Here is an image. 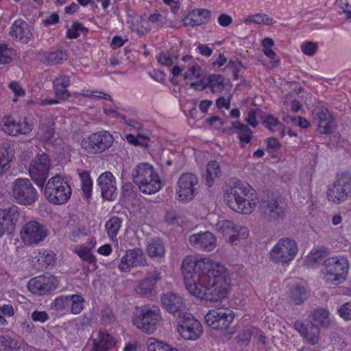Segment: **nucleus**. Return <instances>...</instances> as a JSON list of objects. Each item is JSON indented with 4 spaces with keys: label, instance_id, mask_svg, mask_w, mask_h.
I'll return each instance as SVG.
<instances>
[{
    "label": "nucleus",
    "instance_id": "nucleus-2",
    "mask_svg": "<svg viewBox=\"0 0 351 351\" xmlns=\"http://www.w3.org/2000/svg\"><path fill=\"white\" fill-rule=\"evenodd\" d=\"M250 186L241 180L232 179L229 186L224 190V201L234 211L242 213H251L256 205V202L250 198Z\"/></svg>",
    "mask_w": 351,
    "mask_h": 351
},
{
    "label": "nucleus",
    "instance_id": "nucleus-10",
    "mask_svg": "<svg viewBox=\"0 0 351 351\" xmlns=\"http://www.w3.org/2000/svg\"><path fill=\"white\" fill-rule=\"evenodd\" d=\"M298 246L296 242L290 238H282L278 241L270 251L272 261L276 263H288L296 256Z\"/></svg>",
    "mask_w": 351,
    "mask_h": 351
},
{
    "label": "nucleus",
    "instance_id": "nucleus-12",
    "mask_svg": "<svg viewBox=\"0 0 351 351\" xmlns=\"http://www.w3.org/2000/svg\"><path fill=\"white\" fill-rule=\"evenodd\" d=\"M51 163L49 155H36L31 161L29 173L32 180L40 187H43L49 176Z\"/></svg>",
    "mask_w": 351,
    "mask_h": 351
},
{
    "label": "nucleus",
    "instance_id": "nucleus-53",
    "mask_svg": "<svg viewBox=\"0 0 351 351\" xmlns=\"http://www.w3.org/2000/svg\"><path fill=\"white\" fill-rule=\"evenodd\" d=\"M317 49L318 45L317 43L306 41L301 45L302 51L308 56H314L317 51Z\"/></svg>",
    "mask_w": 351,
    "mask_h": 351
},
{
    "label": "nucleus",
    "instance_id": "nucleus-27",
    "mask_svg": "<svg viewBox=\"0 0 351 351\" xmlns=\"http://www.w3.org/2000/svg\"><path fill=\"white\" fill-rule=\"evenodd\" d=\"M133 182L137 185L143 183V180L158 176L152 165L148 163H141L132 172Z\"/></svg>",
    "mask_w": 351,
    "mask_h": 351
},
{
    "label": "nucleus",
    "instance_id": "nucleus-4",
    "mask_svg": "<svg viewBox=\"0 0 351 351\" xmlns=\"http://www.w3.org/2000/svg\"><path fill=\"white\" fill-rule=\"evenodd\" d=\"M234 312L228 308H217L210 310L204 316L206 324L213 329L225 330L226 339H230L236 330L230 327L234 318Z\"/></svg>",
    "mask_w": 351,
    "mask_h": 351
},
{
    "label": "nucleus",
    "instance_id": "nucleus-33",
    "mask_svg": "<svg viewBox=\"0 0 351 351\" xmlns=\"http://www.w3.org/2000/svg\"><path fill=\"white\" fill-rule=\"evenodd\" d=\"M53 132L54 130L50 120L45 119L40 121L37 135L42 141H48L51 140L53 136Z\"/></svg>",
    "mask_w": 351,
    "mask_h": 351
},
{
    "label": "nucleus",
    "instance_id": "nucleus-14",
    "mask_svg": "<svg viewBox=\"0 0 351 351\" xmlns=\"http://www.w3.org/2000/svg\"><path fill=\"white\" fill-rule=\"evenodd\" d=\"M259 208L262 215L269 221H278L285 216V208L278 197L267 196L261 201Z\"/></svg>",
    "mask_w": 351,
    "mask_h": 351
},
{
    "label": "nucleus",
    "instance_id": "nucleus-45",
    "mask_svg": "<svg viewBox=\"0 0 351 351\" xmlns=\"http://www.w3.org/2000/svg\"><path fill=\"white\" fill-rule=\"evenodd\" d=\"M18 348L16 340L8 336L0 335V350L3 351H16Z\"/></svg>",
    "mask_w": 351,
    "mask_h": 351
},
{
    "label": "nucleus",
    "instance_id": "nucleus-19",
    "mask_svg": "<svg viewBox=\"0 0 351 351\" xmlns=\"http://www.w3.org/2000/svg\"><path fill=\"white\" fill-rule=\"evenodd\" d=\"M161 301L165 310L178 319L186 314V306L183 298L178 294L168 292L162 295Z\"/></svg>",
    "mask_w": 351,
    "mask_h": 351
},
{
    "label": "nucleus",
    "instance_id": "nucleus-39",
    "mask_svg": "<svg viewBox=\"0 0 351 351\" xmlns=\"http://www.w3.org/2000/svg\"><path fill=\"white\" fill-rule=\"evenodd\" d=\"M16 56L15 50L5 43H0V64H9Z\"/></svg>",
    "mask_w": 351,
    "mask_h": 351
},
{
    "label": "nucleus",
    "instance_id": "nucleus-64",
    "mask_svg": "<svg viewBox=\"0 0 351 351\" xmlns=\"http://www.w3.org/2000/svg\"><path fill=\"white\" fill-rule=\"evenodd\" d=\"M263 124L270 130H274V128L278 125L279 121L277 118L270 114L266 117L263 121Z\"/></svg>",
    "mask_w": 351,
    "mask_h": 351
},
{
    "label": "nucleus",
    "instance_id": "nucleus-58",
    "mask_svg": "<svg viewBox=\"0 0 351 351\" xmlns=\"http://www.w3.org/2000/svg\"><path fill=\"white\" fill-rule=\"evenodd\" d=\"M335 3L348 16L351 15V0H336Z\"/></svg>",
    "mask_w": 351,
    "mask_h": 351
},
{
    "label": "nucleus",
    "instance_id": "nucleus-37",
    "mask_svg": "<svg viewBox=\"0 0 351 351\" xmlns=\"http://www.w3.org/2000/svg\"><path fill=\"white\" fill-rule=\"evenodd\" d=\"M276 21L274 19L269 17L268 15L265 14L261 13L250 15L245 19V23L246 25L254 23L256 25H274Z\"/></svg>",
    "mask_w": 351,
    "mask_h": 351
},
{
    "label": "nucleus",
    "instance_id": "nucleus-50",
    "mask_svg": "<svg viewBox=\"0 0 351 351\" xmlns=\"http://www.w3.org/2000/svg\"><path fill=\"white\" fill-rule=\"evenodd\" d=\"M84 31H87V29L84 27L81 23L78 22H74L71 27L67 30L66 35L67 37L73 39L77 38L78 36H80V33L83 32Z\"/></svg>",
    "mask_w": 351,
    "mask_h": 351
},
{
    "label": "nucleus",
    "instance_id": "nucleus-28",
    "mask_svg": "<svg viewBox=\"0 0 351 351\" xmlns=\"http://www.w3.org/2000/svg\"><path fill=\"white\" fill-rule=\"evenodd\" d=\"M97 338L93 339L92 351H108L116 343L114 338L104 331L98 332Z\"/></svg>",
    "mask_w": 351,
    "mask_h": 351
},
{
    "label": "nucleus",
    "instance_id": "nucleus-17",
    "mask_svg": "<svg viewBox=\"0 0 351 351\" xmlns=\"http://www.w3.org/2000/svg\"><path fill=\"white\" fill-rule=\"evenodd\" d=\"M58 285V279L53 276H39L31 279L28 289L34 294L43 295L55 290Z\"/></svg>",
    "mask_w": 351,
    "mask_h": 351
},
{
    "label": "nucleus",
    "instance_id": "nucleus-29",
    "mask_svg": "<svg viewBox=\"0 0 351 351\" xmlns=\"http://www.w3.org/2000/svg\"><path fill=\"white\" fill-rule=\"evenodd\" d=\"M146 250L150 258L158 260L163 258L165 254L164 242L159 238H154L148 241Z\"/></svg>",
    "mask_w": 351,
    "mask_h": 351
},
{
    "label": "nucleus",
    "instance_id": "nucleus-8",
    "mask_svg": "<svg viewBox=\"0 0 351 351\" xmlns=\"http://www.w3.org/2000/svg\"><path fill=\"white\" fill-rule=\"evenodd\" d=\"M11 195L20 205L31 206L38 199V193L27 178H17L11 186Z\"/></svg>",
    "mask_w": 351,
    "mask_h": 351
},
{
    "label": "nucleus",
    "instance_id": "nucleus-34",
    "mask_svg": "<svg viewBox=\"0 0 351 351\" xmlns=\"http://www.w3.org/2000/svg\"><path fill=\"white\" fill-rule=\"evenodd\" d=\"M320 330L318 326L311 322L306 324L304 332L302 335L309 343L315 345L318 343L319 339Z\"/></svg>",
    "mask_w": 351,
    "mask_h": 351
},
{
    "label": "nucleus",
    "instance_id": "nucleus-23",
    "mask_svg": "<svg viewBox=\"0 0 351 351\" xmlns=\"http://www.w3.org/2000/svg\"><path fill=\"white\" fill-rule=\"evenodd\" d=\"M113 141L114 138L110 132L101 130L90 135L88 141H84L83 145L88 143V146L96 152H103L112 146Z\"/></svg>",
    "mask_w": 351,
    "mask_h": 351
},
{
    "label": "nucleus",
    "instance_id": "nucleus-42",
    "mask_svg": "<svg viewBox=\"0 0 351 351\" xmlns=\"http://www.w3.org/2000/svg\"><path fill=\"white\" fill-rule=\"evenodd\" d=\"M154 286V283L150 278H145L139 282L135 291L139 295H146L152 293Z\"/></svg>",
    "mask_w": 351,
    "mask_h": 351
},
{
    "label": "nucleus",
    "instance_id": "nucleus-55",
    "mask_svg": "<svg viewBox=\"0 0 351 351\" xmlns=\"http://www.w3.org/2000/svg\"><path fill=\"white\" fill-rule=\"evenodd\" d=\"M135 191L134 185L130 182H125L123 184L121 187L122 198L124 199L133 197L134 196Z\"/></svg>",
    "mask_w": 351,
    "mask_h": 351
},
{
    "label": "nucleus",
    "instance_id": "nucleus-11",
    "mask_svg": "<svg viewBox=\"0 0 351 351\" xmlns=\"http://www.w3.org/2000/svg\"><path fill=\"white\" fill-rule=\"evenodd\" d=\"M49 231L43 223L32 220L25 223L21 229L20 235L26 245H37L45 240Z\"/></svg>",
    "mask_w": 351,
    "mask_h": 351
},
{
    "label": "nucleus",
    "instance_id": "nucleus-13",
    "mask_svg": "<svg viewBox=\"0 0 351 351\" xmlns=\"http://www.w3.org/2000/svg\"><path fill=\"white\" fill-rule=\"evenodd\" d=\"M197 178L191 173H182L178 180L177 199L182 202L191 201L197 194Z\"/></svg>",
    "mask_w": 351,
    "mask_h": 351
},
{
    "label": "nucleus",
    "instance_id": "nucleus-36",
    "mask_svg": "<svg viewBox=\"0 0 351 351\" xmlns=\"http://www.w3.org/2000/svg\"><path fill=\"white\" fill-rule=\"evenodd\" d=\"M122 220L118 217H112L105 224L108 235L111 240H114L121 228Z\"/></svg>",
    "mask_w": 351,
    "mask_h": 351
},
{
    "label": "nucleus",
    "instance_id": "nucleus-26",
    "mask_svg": "<svg viewBox=\"0 0 351 351\" xmlns=\"http://www.w3.org/2000/svg\"><path fill=\"white\" fill-rule=\"evenodd\" d=\"M10 36L23 43H27L31 38L32 34L27 23L21 20H16L10 27Z\"/></svg>",
    "mask_w": 351,
    "mask_h": 351
},
{
    "label": "nucleus",
    "instance_id": "nucleus-62",
    "mask_svg": "<svg viewBox=\"0 0 351 351\" xmlns=\"http://www.w3.org/2000/svg\"><path fill=\"white\" fill-rule=\"evenodd\" d=\"M232 95H228L227 97H220L216 100V106L217 108H226L227 110L230 108Z\"/></svg>",
    "mask_w": 351,
    "mask_h": 351
},
{
    "label": "nucleus",
    "instance_id": "nucleus-56",
    "mask_svg": "<svg viewBox=\"0 0 351 351\" xmlns=\"http://www.w3.org/2000/svg\"><path fill=\"white\" fill-rule=\"evenodd\" d=\"M159 63L167 66H171L173 64V57L169 51H165L160 53L157 57Z\"/></svg>",
    "mask_w": 351,
    "mask_h": 351
},
{
    "label": "nucleus",
    "instance_id": "nucleus-24",
    "mask_svg": "<svg viewBox=\"0 0 351 351\" xmlns=\"http://www.w3.org/2000/svg\"><path fill=\"white\" fill-rule=\"evenodd\" d=\"M211 17V12L207 9L199 8L191 11L182 19L185 27H194L207 24Z\"/></svg>",
    "mask_w": 351,
    "mask_h": 351
},
{
    "label": "nucleus",
    "instance_id": "nucleus-21",
    "mask_svg": "<svg viewBox=\"0 0 351 351\" xmlns=\"http://www.w3.org/2000/svg\"><path fill=\"white\" fill-rule=\"evenodd\" d=\"M101 197L108 201H114L117 196L116 179L110 171L102 173L97 180Z\"/></svg>",
    "mask_w": 351,
    "mask_h": 351
},
{
    "label": "nucleus",
    "instance_id": "nucleus-25",
    "mask_svg": "<svg viewBox=\"0 0 351 351\" xmlns=\"http://www.w3.org/2000/svg\"><path fill=\"white\" fill-rule=\"evenodd\" d=\"M189 242L195 247L208 252L216 247L215 237L210 232L192 234L189 237Z\"/></svg>",
    "mask_w": 351,
    "mask_h": 351
},
{
    "label": "nucleus",
    "instance_id": "nucleus-1",
    "mask_svg": "<svg viewBox=\"0 0 351 351\" xmlns=\"http://www.w3.org/2000/svg\"><path fill=\"white\" fill-rule=\"evenodd\" d=\"M205 282H199L192 288L190 293L210 302H218L226 298L230 291V278L224 266L216 263L206 274Z\"/></svg>",
    "mask_w": 351,
    "mask_h": 351
},
{
    "label": "nucleus",
    "instance_id": "nucleus-57",
    "mask_svg": "<svg viewBox=\"0 0 351 351\" xmlns=\"http://www.w3.org/2000/svg\"><path fill=\"white\" fill-rule=\"evenodd\" d=\"M53 90L56 97L60 100H64L70 97V93L66 88H63L60 86L53 84Z\"/></svg>",
    "mask_w": 351,
    "mask_h": 351
},
{
    "label": "nucleus",
    "instance_id": "nucleus-20",
    "mask_svg": "<svg viewBox=\"0 0 351 351\" xmlns=\"http://www.w3.org/2000/svg\"><path fill=\"white\" fill-rule=\"evenodd\" d=\"M19 217V208L15 205L5 209H0V237L4 234L12 233Z\"/></svg>",
    "mask_w": 351,
    "mask_h": 351
},
{
    "label": "nucleus",
    "instance_id": "nucleus-52",
    "mask_svg": "<svg viewBox=\"0 0 351 351\" xmlns=\"http://www.w3.org/2000/svg\"><path fill=\"white\" fill-rule=\"evenodd\" d=\"M76 253L82 260L88 262V263H95L96 261L90 249L87 247L80 248L76 250Z\"/></svg>",
    "mask_w": 351,
    "mask_h": 351
},
{
    "label": "nucleus",
    "instance_id": "nucleus-16",
    "mask_svg": "<svg viewBox=\"0 0 351 351\" xmlns=\"http://www.w3.org/2000/svg\"><path fill=\"white\" fill-rule=\"evenodd\" d=\"M178 331L180 335L187 340H195L202 332L200 322L189 313L182 315L178 319Z\"/></svg>",
    "mask_w": 351,
    "mask_h": 351
},
{
    "label": "nucleus",
    "instance_id": "nucleus-40",
    "mask_svg": "<svg viewBox=\"0 0 351 351\" xmlns=\"http://www.w3.org/2000/svg\"><path fill=\"white\" fill-rule=\"evenodd\" d=\"M290 298L295 304H301L307 298L306 289L299 285L294 287L290 292Z\"/></svg>",
    "mask_w": 351,
    "mask_h": 351
},
{
    "label": "nucleus",
    "instance_id": "nucleus-48",
    "mask_svg": "<svg viewBox=\"0 0 351 351\" xmlns=\"http://www.w3.org/2000/svg\"><path fill=\"white\" fill-rule=\"evenodd\" d=\"M318 128L317 130L320 134H331L335 128V125L334 123L333 118H330V120H322L317 121Z\"/></svg>",
    "mask_w": 351,
    "mask_h": 351
},
{
    "label": "nucleus",
    "instance_id": "nucleus-31",
    "mask_svg": "<svg viewBox=\"0 0 351 351\" xmlns=\"http://www.w3.org/2000/svg\"><path fill=\"white\" fill-rule=\"evenodd\" d=\"M313 323H318L324 328L332 327L334 324L333 321L330 317L329 312L324 308H316L311 311L310 314Z\"/></svg>",
    "mask_w": 351,
    "mask_h": 351
},
{
    "label": "nucleus",
    "instance_id": "nucleus-61",
    "mask_svg": "<svg viewBox=\"0 0 351 351\" xmlns=\"http://www.w3.org/2000/svg\"><path fill=\"white\" fill-rule=\"evenodd\" d=\"M252 335V328H245L239 335V341L243 343H248Z\"/></svg>",
    "mask_w": 351,
    "mask_h": 351
},
{
    "label": "nucleus",
    "instance_id": "nucleus-15",
    "mask_svg": "<svg viewBox=\"0 0 351 351\" xmlns=\"http://www.w3.org/2000/svg\"><path fill=\"white\" fill-rule=\"evenodd\" d=\"M217 230L232 245H237L241 240L247 238L249 230L245 226H238L229 220H222L217 223Z\"/></svg>",
    "mask_w": 351,
    "mask_h": 351
},
{
    "label": "nucleus",
    "instance_id": "nucleus-32",
    "mask_svg": "<svg viewBox=\"0 0 351 351\" xmlns=\"http://www.w3.org/2000/svg\"><path fill=\"white\" fill-rule=\"evenodd\" d=\"M139 190L146 194H153L161 188V182L158 176L143 180V183L138 184Z\"/></svg>",
    "mask_w": 351,
    "mask_h": 351
},
{
    "label": "nucleus",
    "instance_id": "nucleus-63",
    "mask_svg": "<svg viewBox=\"0 0 351 351\" xmlns=\"http://www.w3.org/2000/svg\"><path fill=\"white\" fill-rule=\"evenodd\" d=\"M33 321L43 323L49 319L48 314L45 311H34L31 315Z\"/></svg>",
    "mask_w": 351,
    "mask_h": 351
},
{
    "label": "nucleus",
    "instance_id": "nucleus-46",
    "mask_svg": "<svg viewBox=\"0 0 351 351\" xmlns=\"http://www.w3.org/2000/svg\"><path fill=\"white\" fill-rule=\"evenodd\" d=\"M69 295L56 298L51 304V308L61 312L69 306Z\"/></svg>",
    "mask_w": 351,
    "mask_h": 351
},
{
    "label": "nucleus",
    "instance_id": "nucleus-60",
    "mask_svg": "<svg viewBox=\"0 0 351 351\" xmlns=\"http://www.w3.org/2000/svg\"><path fill=\"white\" fill-rule=\"evenodd\" d=\"M181 216L174 210L168 211L165 215V221L168 224H176L179 223Z\"/></svg>",
    "mask_w": 351,
    "mask_h": 351
},
{
    "label": "nucleus",
    "instance_id": "nucleus-49",
    "mask_svg": "<svg viewBox=\"0 0 351 351\" xmlns=\"http://www.w3.org/2000/svg\"><path fill=\"white\" fill-rule=\"evenodd\" d=\"M202 76V69L197 64L191 65L184 73V79L186 80H193L199 78Z\"/></svg>",
    "mask_w": 351,
    "mask_h": 351
},
{
    "label": "nucleus",
    "instance_id": "nucleus-59",
    "mask_svg": "<svg viewBox=\"0 0 351 351\" xmlns=\"http://www.w3.org/2000/svg\"><path fill=\"white\" fill-rule=\"evenodd\" d=\"M339 315L346 320L351 319V303H346L338 309Z\"/></svg>",
    "mask_w": 351,
    "mask_h": 351
},
{
    "label": "nucleus",
    "instance_id": "nucleus-44",
    "mask_svg": "<svg viewBox=\"0 0 351 351\" xmlns=\"http://www.w3.org/2000/svg\"><path fill=\"white\" fill-rule=\"evenodd\" d=\"M45 58L49 63L52 64H60L64 60H65L67 58V56L65 52L61 50H57L47 52L45 54Z\"/></svg>",
    "mask_w": 351,
    "mask_h": 351
},
{
    "label": "nucleus",
    "instance_id": "nucleus-43",
    "mask_svg": "<svg viewBox=\"0 0 351 351\" xmlns=\"http://www.w3.org/2000/svg\"><path fill=\"white\" fill-rule=\"evenodd\" d=\"M69 306H71V313L77 315L82 312L84 308V299L79 295H69Z\"/></svg>",
    "mask_w": 351,
    "mask_h": 351
},
{
    "label": "nucleus",
    "instance_id": "nucleus-38",
    "mask_svg": "<svg viewBox=\"0 0 351 351\" xmlns=\"http://www.w3.org/2000/svg\"><path fill=\"white\" fill-rule=\"evenodd\" d=\"M78 171V175L81 180L82 190L86 199H88L91 196L93 182L90 177V174L86 171Z\"/></svg>",
    "mask_w": 351,
    "mask_h": 351
},
{
    "label": "nucleus",
    "instance_id": "nucleus-5",
    "mask_svg": "<svg viewBox=\"0 0 351 351\" xmlns=\"http://www.w3.org/2000/svg\"><path fill=\"white\" fill-rule=\"evenodd\" d=\"M160 320V309L155 306L137 307L133 317L134 324L148 334L153 333L157 329Z\"/></svg>",
    "mask_w": 351,
    "mask_h": 351
},
{
    "label": "nucleus",
    "instance_id": "nucleus-51",
    "mask_svg": "<svg viewBox=\"0 0 351 351\" xmlns=\"http://www.w3.org/2000/svg\"><path fill=\"white\" fill-rule=\"evenodd\" d=\"M313 114L315 119H317V121L322 120H330V118H332L328 110L322 106H317L313 110Z\"/></svg>",
    "mask_w": 351,
    "mask_h": 351
},
{
    "label": "nucleus",
    "instance_id": "nucleus-35",
    "mask_svg": "<svg viewBox=\"0 0 351 351\" xmlns=\"http://www.w3.org/2000/svg\"><path fill=\"white\" fill-rule=\"evenodd\" d=\"M208 86L213 93H221L225 88V78L219 74H212L208 77Z\"/></svg>",
    "mask_w": 351,
    "mask_h": 351
},
{
    "label": "nucleus",
    "instance_id": "nucleus-30",
    "mask_svg": "<svg viewBox=\"0 0 351 351\" xmlns=\"http://www.w3.org/2000/svg\"><path fill=\"white\" fill-rule=\"evenodd\" d=\"M232 130L237 134L243 147L249 143L252 138V130L246 125L239 121L232 123Z\"/></svg>",
    "mask_w": 351,
    "mask_h": 351
},
{
    "label": "nucleus",
    "instance_id": "nucleus-54",
    "mask_svg": "<svg viewBox=\"0 0 351 351\" xmlns=\"http://www.w3.org/2000/svg\"><path fill=\"white\" fill-rule=\"evenodd\" d=\"M326 255V250L323 248L313 250L308 256V261L312 263H319Z\"/></svg>",
    "mask_w": 351,
    "mask_h": 351
},
{
    "label": "nucleus",
    "instance_id": "nucleus-18",
    "mask_svg": "<svg viewBox=\"0 0 351 351\" xmlns=\"http://www.w3.org/2000/svg\"><path fill=\"white\" fill-rule=\"evenodd\" d=\"M146 265L147 259L143 251L135 247L125 252V254L121 258L118 267L121 271L128 272L132 267H144Z\"/></svg>",
    "mask_w": 351,
    "mask_h": 351
},
{
    "label": "nucleus",
    "instance_id": "nucleus-9",
    "mask_svg": "<svg viewBox=\"0 0 351 351\" xmlns=\"http://www.w3.org/2000/svg\"><path fill=\"white\" fill-rule=\"evenodd\" d=\"M328 199L336 204L345 202L351 197V175L345 172L336 176L333 184L327 190Z\"/></svg>",
    "mask_w": 351,
    "mask_h": 351
},
{
    "label": "nucleus",
    "instance_id": "nucleus-47",
    "mask_svg": "<svg viewBox=\"0 0 351 351\" xmlns=\"http://www.w3.org/2000/svg\"><path fill=\"white\" fill-rule=\"evenodd\" d=\"M148 21L152 24L156 25L157 27H161L165 25L173 27L172 21L166 20L163 15L157 12L150 14L148 17Z\"/></svg>",
    "mask_w": 351,
    "mask_h": 351
},
{
    "label": "nucleus",
    "instance_id": "nucleus-22",
    "mask_svg": "<svg viewBox=\"0 0 351 351\" xmlns=\"http://www.w3.org/2000/svg\"><path fill=\"white\" fill-rule=\"evenodd\" d=\"M1 129L8 135L16 136L19 134L29 133L32 130V125L27 119L23 122H18L11 116H5L2 120Z\"/></svg>",
    "mask_w": 351,
    "mask_h": 351
},
{
    "label": "nucleus",
    "instance_id": "nucleus-3",
    "mask_svg": "<svg viewBox=\"0 0 351 351\" xmlns=\"http://www.w3.org/2000/svg\"><path fill=\"white\" fill-rule=\"evenodd\" d=\"M216 263L210 258H204L195 261L191 257L184 259L182 271L186 289L190 293L193 287L199 282H205L206 274L213 268Z\"/></svg>",
    "mask_w": 351,
    "mask_h": 351
},
{
    "label": "nucleus",
    "instance_id": "nucleus-41",
    "mask_svg": "<svg viewBox=\"0 0 351 351\" xmlns=\"http://www.w3.org/2000/svg\"><path fill=\"white\" fill-rule=\"evenodd\" d=\"M207 176L206 178L207 185L210 187L212 185L213 177H218L220 173V165L217 161L210 162L206 167Z\"/></svg>",
    "mask_w": 351,
    "mask_h": 351
},
{
    "label": "nucleus",
    "instance_id": "nucleus-7",
    "mask_svg": "<svg viewBox=\"0 0 351 351\" xmlns=\"http://www.w3.org/2000/svg\"><path fill=\"white\" fill-rule=\"evenodd\" d=\"M71 189L67 181L60 176L56 175L50 178L45 188V196L51 203L63 204L70 198Z\"/></svg>",
    "mask_w": 351,
    "mask_h": 351
},
{
    "label": "nucleus",
    "instance_id": "nucleus-6",
    "mask_svg": "<svg viewBox=\"0 0 351 351\" xmlns=\"http://www.w3.org/2000/svg\"><path fill=\"white\" fill-rule=\"evenodd\" d=\"M349 265L344 257H332L326 260L322 272L327 283L339 285L346 279Z\"/></svg>",
    "mask_w": 351,
    "mask_h": 351
}]
</instances>
